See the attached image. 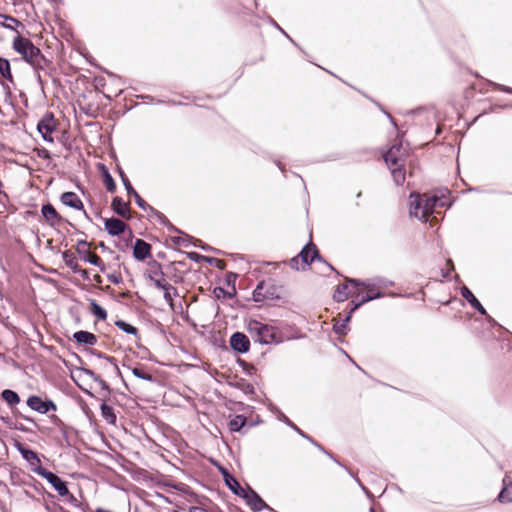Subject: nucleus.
I'll return each instance as SVG.
<instances>
[{"label": "nucleus", "mask_w": 512, "mask_h": 512, "mask_svg": "<svg viewBox=\"0 0 512 512\" xmlns=\"http://www.w3.org/2000/svg\"><path fill=\"white\" fill-rule=\"evenodd\" d=\"M450 205L449 191L441 190L431 196L412 193L409 199L410 215L428 221L431 214H438L437 208Z\"/></svg>", "instance_id": "obj_1"}, {"label": "nucleus", "mask_w": 512, "mask_h": 512, "mask_svg": "<svg viewBox=\"0 0 512 512\" xmlns=\"http://www.w3.org/2000/svg\"><path fill=\"white\" fill-rule=\"evenodd\" d=\"M12 47L35 70L43 69L48 63L41 50L28 38L22 36L15 37Z\"/></svg>", "instance_id": "obj_2"}, {"label": "nucleus", "mask_w": 512, "mask_h": 512, "mask_svg": "<svg viewBox=\"0 0 512 512\" xmlns=\"http://www.w3.org/2000/svg\"><path fill=\"white\" fill-rule=\"evenodd\" d=\"M347 282L352 284L354 289H356L357 296L366 292V295L352 307V311L357 310L366 302L383 297V293L380 290L385 287V282L381 279L368 280L364 282H360L357 279H347Z\"/></svg>", "instance_id": "obj_3"}, {"label": "nucleus", "mask_w": 512, "mask_h": 512, "mask_svg": "<svg viewBox=\"0 0 512 512\" xmlns=\"http://www.w3.org/2000/svg\"><path fill=\"white\" fill-rule=\"evenodd\" d=\"M248 332L252 339L260 344H272L281 341L275 327L257 320L248 323Z\"/></svg>", "instance_id": "obj_4"}, {"label": "nucleus", "mask_w": 512, "mask_h": 512, "mask_svg": "<svg viewBox=\"0 0 512 512\" xmlns=\"http://www.w3.org/2000/svg\"><path fill=\"white\" fill-rule=\"evenodd\" d=\"M32 471L34 473H36L37 475L46 479L52 485V487L57 491L59 496L65 497V496L69 495V490L66 486V483L61 478H59L57 475H55L54 473L46 470L42 466L33 467Z\"/></svg>", "instance_id": "obj_5"}, {"label": "nucleus", "mask_w": 512, "mask_h": 512, "mask_svg": "<svg viewBox=\"0 0 512 512\" xmlns=\"http://www.w3.org/2000/svg\"><path fill=\"white\" fill-rule=\"evenodd\" d=\"M319 258L318 250L316 246L312 243L307 244L299 253L297 257L291 259L290 265L292 268L299 269L298 263L299 260L302 261L303 267L309 265V263L313 262L315 259Z\"/></svg>", "instance_id": "obj_6"}, {"label": "nucleus", "mask_w": 512, "mask_h": 512, "mask_svg": "<svg viewBox=\"0 0 512 512\" xmlns=\"http://www.w3.org/2000/svg\"><path fill=\"white\" fill-rule=\"evenodd\" d=\"M56 128L54 117L51 113L45 114L37 124V130L42 135L43 139L52 143L54 141L52 133Z\"/></svg>", "instance_id": "obj_7"}, {"label": "nucleus", "mask_w": 512, "mask_h": 512, "mask_svg": "<svg viewBox=\"0 0 512 512\" xmlns=\"http://www.w3.org/2000/svg\"><path fill=\"white\" fill-rule=\"evenodd\" d=\"M406 151L401 144L393 145L384 155V160L388 166H398L405 164Z\"/></svg>", "instance_id": "obj_8"}, {"label": "nucleus", "mask_w": 512, "mask_h": 512, "mask_svg": "<svg viewBox=\"0 0 512 512\" xmlns=\"http://www.w3.org/2000/svg\"><path fill=\"white\" fill-rule=\"evenodd\" d=\"M27 405L34 411L39 413H47L50 410L55 411L56 405L52 401H43L38 396H30L27 400Z\"/></svg>", "instance_id": "obj_9"}, {"label": "nucleus", "mask_w": 512, "mask_h": 512, "mask_svg": "<svg viewBox=\"0 0 512 512\" xmlns=\"http://www.w3.org/2000/svg\"><path fill=\"white\" fill-rule=\"evenodd\" d=\"M230 345L235 351L245 353L249 350L250 342L245 334L236 332L230 338Z\"/></svg>", "instance_id": "obj_10"}, {"label": "nucleus", "mask_w": 512, "mask_h": 512, "mask_svg": "<svg viewBox=\"0 0 512 512\" xmlns=\"http://www.w3.org/2000/svg\"><path fill=\"white\" fill-rule=\"evenodd\" d=\"M133 256L138 261L151 257V246L142 239H137L133 246Z\"/></svg>", "instance_id": "obj_11"}, {"label": "nucleus", "mask_w": 512, "mask_h": 512, "mask_svg": "<svg viewBox=\"0 0 512 512\" xmlns=\"http://www.w3.org/2000/svg\"><path fill=\"white\" fill-rule=\"evenodd\" d=\"M106 231L112 235L117 236L125 231L126 224L117 218H109L104 221Z\"/></svg>", "instance_id": "obj_12"}, {"label": "nucleus", "mask_w": 512, "mask_h": 512, "mask_svg": "<svg viewBox=\"0 0 512 512\" xmlns=\"http://www.w3.org/2000/svg\"><path fill=\"white\" fill-rule=\"evenodd\" d=\"M241 497H243L254 510L260 511L266 506L260 496L251 489L246 490Z\"/></svg>", "instance_id": "obj_13"}, {"label": "nucleus", "mask_w": 512, "mask_h": 512, "mask_svg": "<svg viewBox=\"0 0 512 512\" xmlns=\"http://www.w3.org/2000/svg\"><path fill=\"white\" fill-rule=\"evenodd\" d=\"M61 202L69 206L71 208L82 210L83 209V203L78 197V195L74 192H65L61 195Z\"/></svg>", "instance_id": "obj_14"}, {"label": "nucleus", "mask_w": 512, "mask_h": 512, "mask_svg": "<svg viewBox=\"0 0 512 512\" xmlns=\"http://www.w3.org/2000/svg\"><path fill=\"white\" fill-rule=\"evenodd\" d=\"M461 295L479 313H481L482 315H486L487 314L485 308L482 306V304L478 301V299L473 295V293L466 286H463L461 288Z\"/></svg>", "instance_id": "obj_15"}, {"label": "nucleus", "mask_w": 512, "mask_h": 512, "mask_svg": "<svg viewBox=\"0 0 512 512\" xmlns=\"http://www.w3.org/2000/svg\"><path fill=\"white\" fill-rule=\"evenodd\" d=\"M111 206L113 211L119 216L126 219L130 218L129 205L128 203L124 202L122 198L114 197Z\"/></svg>", "instance_id": "obj_16"}, {"label": "nucleus", "mask_w": 512, "mask_h": 512, "mask_svg": "<svg viewBox=\"0 0 512 512\" xmlns=\"http://www.w3.org/2000/svg\"><path fill=\"white\" fill-rule=\"evenodd\" d=\"M73 338L79 344L94 346L97 343V337L88 331H77L74 333Z\"/></svg>", "instance_id": "obj_17"}, {"label": "nucleus", "mask_w": 512, "mask_h": 512, "mask_svg": "<svg viewBox=\"0 0 512 512\" xmlns=\"http://www.w3.org/2000/svg\"><path fill=\"white\" fill-rule=\"evenodd\" d=\"M19 452L21 453L22 457L29 463L31 469L33 467L41 466L40 458L36 452L22 446H19Z\"/></svg>", "instance_id": "obj_18"}, {"label": "nucleus", "mask_w": 512, "mask_h": 512, "mask_svg": "<svg viewBox=\"0 0 512 512\" xmlns=\"http://www.w3.org/2000/svg\"><path fill=\"white\" fill-rule=\"evenodd\" d=\"M223 476H224L226 485L230 488V490L234 494H236L238 496H242L243 493H245L246 489L242 488L240 486V484L238 483V481L233 476H231L227 471L223 472Z\"/></svg>", "instance_id": "obj_19"}, {"label": "nucleus", "mask_w": 512, "mask_h": 512, "mask_svg": "<svg viewBox=\"0 0 512 512\" xmlns=\"http://www.w3.org/2000/svg\"><path fill=\"white\" fill-rule=\"evenodd\" d=\"M41 212L45 220L49 222L51 225L58 223L61 219L59 214L51 204L44 205L42 207Z\"/></svg>", "instance_id": "obj_20"}, {"label": "nucleus", "mask_w": 512, "mask_h": 512, "mask_svg": "<svg viewBox=\"0 0 512 512\" xmlns=\"http://www.w3.org/2000/svg\"><path fill=\"white\" fill-rule=\"evenodd\" d=\"M501 503H512V481L503 480V488L498 496Z\"/></svg>", "instance_id": "obj_21"}, {"label": "nucleus", "mask_w": 512, "mask_h": 512, "mask_svg": "<svg viewBox=\"0 0 512 512\" xmlns=\"http://www.w3.org/2000/svg\"><path fill=\"white\" fill-rule=\"evenodd\" d=\"M350 294L357 295L356 289L354 291L350 290L347 284L338 285L334 293V299L338 302H343Z\"/></svg>", "instance_id": "obj_22"}, {"label": "nucleus", "mask_w": 512, "mask_h": 512, "mask_svg": "<svg viewBox=\"0 0 512 512\" xmlns=\"http://www.w3.org/2000/svg\"><path fill=\"white\" fill-rule=\"evenodd\" d=\"M404 165L389 166L394 182L397 185H401L405 181Z\"/></svg>", "instance_id": "obj_23"}, {"label": "nucleus", "mask_w": 512, "mask_h": 512, "mask_svg": "<svg viewBox=\"0 0 512 512\" xmlns=\"http://www.w3.org/2000/svg\"><path fill=\"white\" fill-rule=\"evenodd\" d=\"M2 398L9 406H15L20 402L19 395L10 389H5L2 391Z\"/></svg>", "instance_id": "obj_24"}, {"label": "nucleus", "mask_w": 512, "mask_h": 512, "mask_svg": "<svg viewBox=\"0 0 512 512\" xmlns=\"http://www.w3.org/2000/svg\"><path fill=\"white\" fill-rule=\"evenodd\" d=\"M62 258H63V261L65 262L66 266H68L74 272L80 271L77 259L72 253H70L69 251H64L62 253Z\"/></svg>", "instance_id": "obj_25"}, {"label": "nucleus", "mask_w": 512, "mask_h": 512, "mask_svg": "<svg viewBox=\"0 0 512 512\" xmlns=\"http://www.w3.org/2000/svg\"><path fill=\"white\" fill-rule=\"evenodd\" d=\"M246 421V417L243 415H237L229 421V429L232 432H238L245 426Z\"/></svg>", "instance_id": "obj_26"}, {"label": "nucleus", "mask_w": 512, "mask_h": 512, "mask_svg": "<svg viewBox=\"0 0 512 512\" xmlns=\"http://www.w3.org/2000/svg\"><path fill=\"white\" fill-rule=\"evenodd\" d=\"M353 312L354 311H352V309H351L344 320L335 322V324L333 326L335 333H337L339 335H345L347 333V331H346L347 323L350 321Z\"/></svg>", "instance_id": "obj_27"}, {"label": "nucleus", "mask_w": 512, "mask_h": 512, "mask_svg": "<svg viewBox=\"0 0 512 512\" xmlns=\"http://www.w3.org/2000/svg\"><path fill=\"white\" fill-rule=\"evenodd\" d=\"M101 414L102 417L110 424H115L116 422V415L114 413V410L111 406L103 403L101 405Z\"/></svg>", "instance_id": "obj_28"}, {"label": "nucleus", "mask_w": 512, "mask_h": 512, "mask_svg": "<svg viewBox=\"0 0 512 512\" xmlns=\"http://www.w3.org/2000/svg\"><path fill=\"white\" fill-rule=\"evenodd\" d=\"M83 260L89 262L92 265L99 267L101 269V271H104L103 261L98 255H96L94 253L87 252L83 256Z\"/></svg>", "instance_id": "obj_29"}, {"label": "nucleus", "mask_w": 512, "mask_h": 512, "mask_svg": "<svg viewBox=\"0 0 512 512\" xmlns=\"http://www.w3.org/2000/svg\"><path fill=\"white\" fill-rule=\"evenodd\" d=\"M0 74L5 79H8V80L12 79L10 62L7 59L1 58V57H0Z\"/></svg>", "instance_id": "obj_30"}, {"label": "nucleus", "mask_w": 512, "mask_h": 512, "mask_svg": "<svg viewBox=\"0 0 512 512\" xmlns=\"http://www.w3.org/2000/svg\"><path fill=\"white\" fill-rule=\"evenodd\" d=\"M91 312L92 314L100 320H105L107 318V312L104 308H102L95 301L91 302Z\"/></svg>", "instance_id": "obj_31"}, {"label": "nucleus", "mask_w": 512, "mask_h": 512, "mask_svg": "<svg viewBox=\"0 0 512 512\" xmlns=\"http://www.w3.org/2000/svg\"><path fill=\"white\" fill-rule=\"evenodd\" d=\"M150 279L153 281L155 287L158 289H165L168 285L161 272L154 273V276L150 275Z\"/></svg>", "instance_id": "obj_32"}, {"label": "nucleus", "mask_w": 512, "mask_h": 512, "mask_svg": "<svg viewBox=\"0 0 512 512\" xmlns=\"http://www.w3.org/2000/svg\"><path fill=\"white\" fill-rule=\"evenodd\" d=\"M115 325H116L119 329H121L122 331H124V332H126V333H128V334L137 335V332H138L137 328H136V327H134V326H132V325H130V324H128V323H126V322H125V321H123V320H118V321H116V322H115Z\"/></svg>", "instance_id": "obj_33"}, {"label": "nucleus", "mask_w": 512, "mask_h": 512, "mask_svg": "<svg viewBox=\"0 0 512 512\" xmlns=\"http://www.w3.org/2000/svg\"><path fill=\"white\" fill-rule=\"evenodd\" d=\"M11 23L19 24V21L14 17L0 14V26L14 30V27L11 25Z\"/></svg>", "instance_id": "obj_34"}, {"label": "nucleus", "mask_w": 512, "mask_h": 512, "mask_svg": "<svg viewBox=\"0 0 512 512\" xmlns=\"http://www.w3.org/2000/svg\"><path fill=\"white\" fill-rule=\"evenodd\" d=\"M104 184L106 186V189L109 191V192H114L115 189H116V184L112 178V176L110 175V173L104 169Z\"/></svg>", "instance_id": "obj_35"}, {"label": "nucleus", "mask_w": 512, "mask_h": 512, "mask_svg": "<svg viewBox=\"0 0 512 512\" xmlns=\"http://www.w3.org/2000/svg\"><path fill=\"white\" fill-rule=\"evenodd\" d=\"M132 373L137 378H140V379H143V380H147V381H151L152 380V375L147 373L142 368L134 367V368H132Z\"/></svg>", "instance_id": "obj_36"}, {"label": "nucleus", "mask_w": 512, "mask_h": 512, "mask_svg": "<svg viewBox=\"0 0 512 512\" xmlns=\"http://www.w3.org/2000/svg\"><path fill=\"white\" fill-rule=\"evenodd\" d=\"M120 177H121V179H122L123 185L125 186V188H126V190H127L128 194H130V195H131V194H133L134 192H136V191H135V189L132 187V185H131V183H130L129 179L127 178V176L124 174V172H123V171H120Z\"/></svg>", "instance_id": "obj_37"}, {"label": "nucleus", "mask_w": 512, "mask_h": 512, "mask_svg": "<svg viewBox=\"0 0 512 512\" xmlns=\"http://www.w3.org/2000/svg\"><path fill=\"white\" fill-rule=\"evenodd\" d=\"M163 290H164L165 301L172 306L173 305V297L171 294V290L175 291V289L172 287V285L168 284L167 287Z\"/></svg>", "instance_id": "obj_38"}, {"label": "nucleus", "mask_w": 512, "mask_h": 512, "mask_svg": "<svg viewBox=\"0 0 512 512\" xmlns=\"http://www.w3.org/2000/svg\"><path fill=\"white\" fill-rule=\"evenodd\" d=\"M132 195L134 196L135 201L140 208L146 209L149 207V205H147V203L141 198V196L137 192H134Z\"/></svg>", "instance_id": "obj_39"}, {"label": "nucleus", "mask_w": 512, "mask_h": 512, "mask_svg": "<svg viewBox=\"0 0 512 512\" xmlns=\"http://www.w3.org/2000/svg\"><path fill=\"white\" fill-rule=\"evenodd\" d=\"M264 286H265V283L264 282H260L256 289L254 290V297L256 298V300L259 299L260 296H264L265 295L262 293V290L264 289Z\"/></svg>", "instance_id": "obj_40"}, {"label": "nucleus", "mask_w": 512, "mask_h": 512, "mask_svg": "<svg viewBox=\"0 0 512 512\" xmlns=\"http://www.w3.org/2000/svg\"><path fill=\"white\" fill-rule=\"evenodd\" d=\"M174 242H175L176 244L183 245L184 247H187V246H188L186 239H184V238H182V237H175V238H174Z\"/></svg>", "instance_id": "obj_41"}, {"label": "nucleus", "mask_w": 512, "mask_h": 512, "mask_svg": "<svg viewBox=\"0 0 512 512\" xmlns=\"http://www.w3.org/2000/svg\"><path fill=\"white\" fill-rule=\"evenodd\" d=\"M278 419L285 422L287 425H292V422L289 420V418L281 412L278 415Z\"/></svg>", "instance_id": "obj_42"}, {"label": "nucleus", "mask_w": 512, "mask_h": 512, "mask_svg": "<svg viewBox=\"0 0 512 512\" xmlns=\"http://www.w3.org/2000/svg\"><path fill=\"white\" fill-rule=\"evenodd\" d=\"M497 88L503 92H506V93H510L512 94V88L511 87H508V86H504V85H500L498 84L497 85Z\"/></svg>", "instance_id": "obj_43"}, {"label": "nucleus", "mask_w": 512, "mask_h": 512, "mask_svg": "<svg viewBox=\"0 0 512 512\" xmlns=\"http://www.w3.org/2000/svg\"><path fill=\"white\" fill-rule=\"evenodd\" d=\"M291 428H293L295 431H297L301 436L309 439L311 441V439L305 435L295 424L292 423V425H289Z\"/></svg>", "instance_id": "obj_44"}, {"label": "nucleus", "mask_w": 512, "mask_h": 512, "mask_svg": "<svg viewBox=\"0 0 512 512\" xmlns=\"http://www.w3.org/2000/svg\"><path fill=\"white\" fill-rule=\"evenodd\" d=\"M109 280L112 282V283H115L117 284L118 283V279L116 277H109Z\"/></svg>", "instance_id": "obj_45"}, {"label": "nucleus", "mask_w": 512, "mask_h": 512, "mask_svg": "<svg viewBox=\"0 0 512 512\" xmlns=\"http://www.w3.org/2000/svg\"><path fill=\"white\" fill-rule=\"evenodd\" d=\"M191 512H206V511L201 510V509H199V508H193V509L191 510Z\"/></svg>", "instance_id": "obj_46"}, {"label": "nucleus", "mask_w": 512, "mask_h": 512, "mask_svg": "<svg viewBox=\"0 0 512 512\" xmlns=\"http://www.w3.org/2000/svg\"><path fill=\"white\" fill-rule=\"evenodd\" d=\"M388 117H389V119L391 120V122H393V123H394V120H393L392 116H390V115L388 114Z\"/></svg>", "instance_id": "obj_47"}, {"label": "nucleus", "mask_w": 512, "mask_h": 512, "mask_svg": "<svg viewBox=\"0 0 512 512\" xmlns=\"http://www.w3.org/2000/svg\"><path fill=\"white\" fill-rule=\"evenodd\" d=\"M360 486L362 487L363 490H366L365 489V486H363L360 482H359Z\"/></svg>", "instance_id": "obj_48"}, {"label": "nucleus", "mask_w": 512, "mask_h": 512, "mask_svg": "<svg viewBox=\"0 0 512 512\" xmlns=\"http://www.w3.org/2000/svg\"><path fill=\"white\" fill-rule=\"evenodd\" d=\"M370 512H375L373 508L370 509Z\"/></svg>", "instance_id": "obj_49"}]
</instances>
